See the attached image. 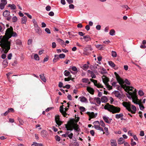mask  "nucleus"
Here are the masks:
<instances>
[{
  "mask_svg": "<svg viewBox=\"0 0 146 146\" xmlns=\"http://www.w3.org/2000/svg\"><path fill=\"white\" fill-rule=\"evenodd\" d=\"M5 35L6 36H3L2 38V36H0V46L3 49V50L5 49L4 53H7L10 48L11 43L8 41L9 39L12 36H17V35L16 32L13 31V29L11 27L7 29Z\"/></svg>",
  "mask_w": 146,
  "mask_h": 146,
  "instance_id": "nucleus-1",
  "label": "nucleus"
},
{
  "mask_svg": "<svg viewBox=\"0 0 146 146\" xmlns=\"http://www.w3.org/2000/svg\"><path fill=\"white\" fill-rule=\"evenodd\" d=\"M115 75L117 80L120 85L121 88H123L125 91L128 93L129 95L131 96L130 98H132V95L130 94V93H133V92H135L136 93V95L137 96V91L135 89H134L133 88L129 86H127L125 85H123L124 82L123 80L121 78L118 74L116 72L114 73Z\"/></svg>",
  "mask_w": 146,
  "mask_h": 146,
  "instance_id": "nucleus-2",
  "label": "nucleus"
},
{
  "mask_svg": "<svg viewBox=\"0 0 146 146\" xmlns=\"http://www.w3.org/2000/svg\"><path fill=\"white\" fill-rule=\"evenodd\" d=\"M104 108L113 114L118 113L121 110L120 108L110 105L108 103L106 104L104 106Z\"/></svg>",
  "mask_w": 146,
  "mask_h": 146,
  "instance_id": "nucleus-3",
  "label": "nucleus"
},
{
  "mask_svg": "<svg viewBox=\"0 0 146 146\" xmlns=\"http://www.w3.org/2000/svg\"><path fill=\"white\" fill-rule=\"evenodd\" d=\"M130 94L132 95V102L135 104L139 105L140 109L143 110L145 107L143 105L141 104V100H139L137 96L136 95L135 92H133V93H130Z\"/></svg>",
  "mask_w": 146,
  "mask_h": 146,
  "instance_id": "nucleus-4",
  "label": "nucleus"
},
{
  "mask_svg": "<svg viewBox=\"0 0 146 146\" xmlns=\"http://www.w3.org/2000/svg\"><path fill=\"white\" fill-rule=\"evenodd\" d=\"M79 117H78L76 119H71L70 120V122L72 125L73 129L77 131H79L80 130L79 128L78 125L77 124V123L79 121Z\"/></svg>",
  "mask_w": 146,
  "mask_h": 146,
  "instance_id": "nucleus-5",
  "label": "nucleus"
},
{
  "mask_svg": "<svg viewBox=\"0 0 146 146\" xmlns=\"http://www.w3.org/2000/svg\"><path fill=\"white\" fill-rule=\"evenodd\" d=\"M93 124L94 125V127L96 129L99 130L103 132V134L105 133L103 128L100 126L99 121H95L93 123Z\"/></svg>",
  "mask_w": 146,
  "mask_h": 146,
  "instance_id": "nucleus-6",
  "label": "nucleus"
},
{
  "mask_svg": "<svg viewBox=\"0 0 146 146\" xmlns=\"http://www.w3.org/2000/svg\"><path fill=\"white\" fill-rule=\"evenodd\" d=\"M102 78L103 82L106 86L110 89H112V87L109 85L108 83V82L109 81L108 78L106 76L104 75L102 77Z\"/></svg>",
  "mask_w": 146,
  "mask_h": 146,
  "instance_id": "nucleus-7",
  "label": "nucleus"
},
{
  "mask_svg": "<svg viewBox=\"0 0 146 146\" xmlns=\"http://www.w3.org/2000/svg\"><path fill=\"white\" fill-rule=\"evenodd\" d=\"M122 104L129 111H131V104L130 102H123Z\"/></svg>",
  "mask_w": 146,
  "mask_h": 146,
  "instance_id": "nucleus-8",
  "label": "nucleus"
},
{
  "mask_svg": "<svg viewBox=\"0 0 146 146\" xmlns=\"http://www.w3.org/2000/svg\"><path fill=\"white\" fill-rule=\"evenodd\" d=\"M65 127L66 128V130L67 131H72L73 129L72 125L71 124V123L70 122V121L68 122V124L65 125Z\"/></svg>",
  "mask_w": 146,
  "mask_h": 146,
  "instance_id": "nucleus-9",
  "label": "nucleus"
},
{
  "mask_svg": "<svg viewBox=\"0 0 146 146\" xmlns=\"http://www.w3.org/2000/svg\"><path fill=\"white\" fill-rule=\"evenodd\" d=\"M91 81L93 82L95 85V86H96L98 88H103V86L102 85V84H100V83H98L97 81L96 80H93V79H91Z\"/></svg>",
  "mask_w": 146,
  "mask_h": 146,
  "instance_id": "nucleus-10",
  "label": "nucleus"
},
{
  "mask_svg": "<svg viewBox=\"0 0 146 146\" xmlns=\"http://www.w3.org/2000/svg\"><path fill=\"white\" fill-rule=\"evenodd\" d=\"M55 121L56 124L60 126L62 124V122L60 120L59 116V115H56L55 117Z\"/></svg>",
  "mask_w": 146,
  "mask_h": 146,
  "instance_id": "nucleus-11",
  "label": "nucleus"
},
{
  "mask_svg": "<svg viewBox=\"0 0 146 146\" xmlns=\"http://www.w3.org/2000/svg\"><path fill=\"white\" fill-rule=\"evenodd\" d=\"M63 109V106H60V111L64 117H66V115L67 113L65 111H64Z\"/></svg>",
  "mask_w": 146,
  "mask_h": 146,
  "instance_id": "nucleus-12",
  "label": "nucleus"
},
{
  "mask_svg": "<svg viewBox=\"0 0 146 146\" xmlns=\"http://www.w3.org/2000/svg\"><path fill=\"white\" fill-rule=\"evenodd\" d=\"M87 90L90 94H94V90L92 88L89 87H87Z\"/></svg>",
  "mask_w": 146,
  "mask_h": 146,
  "instance_id": "nucleus-13",
  "label": "nucleus"
},
{
  "mask_svg": "<svg viewBox=\"0 0 146 146\" xmlns=\"http://www.w3.org/2000/svg\"><path fill=\"white\" fill-rule=\"evenodd\" d=\"M110 142L111 145V146H117L116 141L115 140L113 139H111Z\"/></svg>",
  "mask_w": 146,
  "mask_h": 146,
  "instance_id": "nucleus-14",
  "label": "nucleus"
},
{
  "mask_svg": "<svg viewBox=\"0 0 146 146\" xmlns=\"http://www.w3.org/2000/svg\"><path fill=\"white\" fill-rule=\"evenodd\" d=\"M10 12L7 10H5L3 13V15L5 17H7L9 15Z\"/></svg>",
  "mask_w": 146,
  "mask_h": 146,
  "instance_id": "nucleus-15",
  "label": "nucleus"
},
{
  "mask_svg": "<svg viewBox=\"0 0 146 146\" xmlns=\"http://www.w3.org/2000/svg\"><path fill=\"white\" fill-rule=\"evenodd\" d=\"M103 118L106 122L108 123H110L111 121L109 120L108 117H107L106 116H104L103 117Z\"/></svg>",
  "mask_w": 146,
  "mask_h": 146,
  "instance_id": "nucleus-16",
  "label": "nucleus"
},
{
  "mask_svg": "<svg viewBox=\"0 0 146 146\" xmlns=\"http://www.w3.org/2000/svg\"><path fill=\"white\" fill-rule=\"evenodd\" d=\"M114 94L115 96L119 98H121L122 97L121 94L118 91H115L114 92Z\"/></svg>",
  "mask_w": 146,
  "mask_h": 146,
  "instance_id": "nucleus-17",
  "label": "nucleus"
},
{
  "mask_svg": "<svg viewBox=\"0 0 146 146\" xmlns=\"http://www.w3.org/2000/svg\"><path fill=\"white\" fill-rule=\"evenodd\" d=\"M35 30L36 33H38V34L40 35L41 33V31L40 29V28L38 27V26H36Z\"/></svg>",
  "mask_w": 146,
  "mask_h": 146,
  "instance_id": "nucleus-18",
  "label": "nucleus"
},
{
  "mask_svg": "<svg viewBox=\"0 0 146 146\" xmlns=\"http://www.w3.org/2000/svg\"><path fill=\"white\" fill-rule=\"evenodd\" d=\"M83 38L86 42H88V41H90L91 39V38L90 36L88 35L84 36H83Z\"/></svg>",
  "mask_w": 146,
  "mask_h": 146,
  "instance_id": "nucleus-19",
  "label": "nucleus"
},
{
  "mask_svg": "<svg viewBox=\"0 0 146 146\" xmlns=\"http://www.w3.org/2000/svg\"><path fill=\"white\" fill-rule=\"evenodd\" d=\"M94 100L95 102L98 104L100 105L101 103V100L99 98H95Z\"/></svg>",
  "mask_w": 146,
  "mask_h": 146,
  "instance_id": "nucleus-20",
  "label": "nucleus"
},
{
  "mask_svg": "<svg viewBox=\"0 0 146 146\" xmlns=\"http://www.w3.org/2000/svg\"><path fill=\"white\" fill-rule=\"evenodd\" d=\"M40 79L42 80L44 82H46V79L45 78V77L44 74H40L39 75Z\"/></svg>",
  "mask_w": 146,
  "mask_h": 146,
  "instance_id": "nucleus-21",
  "label": "nucleus"
},
{
  "mask_svg": "<svg viewBox=\"0 0 146 146\" xmlns=\"http://www.w3.org/2000/svg\"><path fill=\"white\" fill-rule=\"evenodd\" d=\"M101 101L103 102H106L108 101L107 98L105 96L102 97L101 98Z\"/></svg>",
  "mask_w": 146,
  "mask_h": 146,
  "instance_id": "nucleus-22",
  "label": "nucleus"
},
{
  "mask_svg": "<svg viewBox=\"0 0 146 146\" xmlns=\"http://www.w3.org/2000/svg\"><path fill=\"white\" fill-rule=\"evenodd\" d=\"M124 142V139L122 137L120 138L118 141V144H122Z\"/></svg>",
  "mask_w": 146,
  "mask_h": 146,
  "instance_id": "nucleus-23",
  "label": "nucleus"
},
{
  "mask_svg": "<svg viewBox=\"0 0 146 146\" xmlns=\"http://www.w3.org/2000/svg\"><path fill=\"white\" fill-rule=\"evenodd\" d=\"M27 21V18L26 17L24 16L22 18L21 23L22 24H25Z\"/></svg>",
  "mask_w": 146,
  "mask_h": 146,
  "instance_id": "nucleus-24",
  "label": "nucleus"
},
{
  "mask_svg": "<svg viewBox=\"0 0 146 146\" xmlns=\"http://www.w3.org/2000/svg\"><path fill=\"white\" fill-rule=\"evenodd\" d=\"M123 114L122 113L117 114L115 115V117L117 119H119L123 116Z\"/></svg>",
  "mask_w": 146,
  "mask_h": 146,
  "instance_id": "nucleus-25",
  "label": "nucleus"
},
{
  "mask_svg": "<svg viewBox=\"0 0 146 146\" xmlns=\"http://www.w3.org/2000/svg\"><path fill=\"white\" fill-rule=\"evenodd\" d=\"M131 108L133 110L132 111L131 110V111H130L133 113H135L136 111V107L132 105Z\"/></svg>",
  "mask_w": 146,
  "mask_h": 146,
  "instance_id": "nucleus-26",
  "label": "nucleus"
},
{
  "mask_svg": "<svg viewBox=\"0 0 146 146\" xmlns=\"http://www.w3.org/2000/svg\"><path fill=\"white\" fill-rule=\"evenodd\" d=\"M79 98L80 99V100L82 102H85L87 100V99L84 97H80Z\"/></svg>",
  "mask_w": 146,
  "mask_h": 146,
  "instance_id": "nucleus-27",
  "label": "nucleus"
},
{
  "mask_svg": "<svg viewBox=\"0 0 146 146\" xmlns=\"http://www.w3.org/2000/svg\"><path fill=\"white\" fill-rule=\"evenodd\" d=\"M100 69L102 70V71L100 72V73L101 74H106V70L104 68L102 67L100 68Z\"/></svg>",
  "mask_w": 146,
  "mask_h": 146,
  "instance_id": "nucleus-28",
  "label": "nucleus"
},
{
  "mask_svg": "<svg viewBox=\"0 0 146 146\" xmlns=\"http://www.w3.org/2000/svg\"><path fill=\"white\" fill-rule=\"evenodd\" d=\"M109 33L111 35H115V31L114 29H112L110 31Z\"/></svg>",
  "mask_w": 146,
  "mask_h": 146,
  "instance_id": "nucleus-29",
  "label": "nucleus"
},
{
  "mask_svg": "<svg viewBox=\"0 0 146 146\" xmlns=\"http://www.w3.org/2000/svg\"><path fill=\"white\" fill-rule=\"evenodd\" d=\"M3 65H4L5 67H6L7 65L8 62L7 61V59L4 60H3Z\"/></svg>",
  "mask_w": 146,
  "mask_h": 146,
  "instance_id": "nucleus-30",
  "label": "nucleus"
},
{
  "mask_svg": "<svg viewBox=\"0 0 146 146\" xmlns=\"http://www.w3.org/2000/svg\"><path fill=\"white\" fill-rule=\"evenodd\" d=\"M89 116L90 118H94L96 117L95 114L94 113L92 112L91 113H89Z\"/></svg>",
  "mask_w": 146,
  "mask_h": 146,
  "instance_id": "nucleus-31",
  "label": "nucleus"
},
{
  "mask_svg": "<svg viewBox=\"0 0 146 146\" xmlns=\"http://www.w3.org/2000/svg\"><path fill=\"white\" fill-rule=\"evenodd\" d=\"M89 68V66L88 64H84L82 67V68L84 70H86Z\"/></svg>",
  "mask_w": 146,
  "mask_h": 146,
  "instance_id": "nucleus-32",
  "label": "nucleus"
},
{
  "mask_svg": "<svg viewBox=\"0 0 146 146\" xmlns=\"http://www.w3.org/2000/svg\"><path fill=\"white\" fill-rule=\"evenodd\" d=\"M9 7H11V9H14L16 8V6L15 5L9 4L8 6Z\"/></svg>",
  "mask_w": 146,
  "mask_h": 146,
  "instance_id": "nucleus-33",
  "label": "nucleus"
},
{
  "mask_svg": "<svg viewBox=\"0 0 146 146\" xmlns=\"http://www.w3.org/2000/svg\"><path fill=\"white\" fill-rule=\"evenodd\" d=\"M109 64L110 66L113 67H114L115 66V65L114 64V63L111 61L109 62Z\"/></svg>",
  "mask_w": 146,
  "mask_h": 146,
  "instance_id": "nucleus-34",
  "label": "nucleus"
},
{
  "mask_svg": "<svg viewBox=\"0 0 146 146\" xmlns=\"http://www.w3.org/2000/svg\"><path fill=\"white\" fill-rule=\"evenodd\" d=\"M117 53L115 51H112L111 52V55L114 57H115L117 56Z\"/></svg>",
  "mask_w": 146,
  "mask_h": 146,
  "instance_id": "nucleus-35",
  "label": "nucleus"
},
{
  "mask_svg": "<svg viewBox=\"0 0 146 146\" xmlns=\"http://www.w3.org/2000/svg\"><path fill=\"white\" fill-rule=\"evenodd\" d=\"M96 46V48L99 50L102 49L103 47V46L102 45H97Z\"/></svg>",
  "mask_w": 146,
  "mask_h": 146,
  "instance_id": "nucleus-36",
  "label": "nucleus"
},
{
  "mask_svg": "<svg viewBox=\"0 0 146 146\" xmlns=\"http://www.w3.org/2000/svg\"><path fill=\"white\" fill-rule=\"evenodd\" d=\"M100 125L101 126L103 127H104L105 126V124L104 123V122L102 120H101L100 121Z\"/></svg>",
  "mask_w": 146,
  "mask_h": 146,
  "instance_id": "nucleus-37",
  "label": "nucleus"
},
{
  "mask_svg": "<svg viewBox=\"0 0 146 146\" xmlns=\"http://www.w3.org/2000/svg\"><path fill=\"white\" fill-rule=\"evenodd\" d=\"M34 58L36 60H39V57L37 54H35L34 55Z\"/></svg>",
  "mask_w": 146,
  "mask_h": 146,
  "instance_id": "nucleus-38",
  "label": "nucleus"
},
{
  "mask_svg": "<svg viewBox=\"0 0 146 146\" xmlns=\"http://www.w3.org/2000/svg\"><path fill=\"white\" fill-rule=\"evenodd\" d=\"M82 81L83 83H87L88 82V78H83L82 79Z\"/></svg>",
  "mask_w": 146,
  "mask_h": 146,
  "instance_id": "nucleus-39",
  "label": "nucleus"
},
{
  "mask_svg": "<svg viewBox=\"0 0 146 146\" xmlns=\"http://www.w3.org/2000/svg\"><path fill=\"white\" fill-rule=\"evenodd\" d=\"M139 95L140 96H143L144 94V93L142 90H139L138 92Z\"/></svg>",
  "mask_w": 146,
  "mask_h": 146,
  "instance_id": "nucleus-40",
  "label": "nucleus"
},
{
  "mask_svg": "<svg viewBox=\"0 0 146 146\" xmlns=\"http://www.w3.org/2000/svg\"><path fill=\"white\" fill-rule=\"evenodd\" d=\"M33 21L35 27H36V26H38V25H37V22L35 19H33Z\"/></svg>",
  "mask_w": 146,
  "mask_h": 146,
  "instance_id": "nucleus-41",
  "label": "nucleus"
},
{
  "mask_svg": "<svg viewBox=\"0 0 146 146\" xmlns=\"http://www.w3.org/2000/svg\"><path fill=\"white\" fill-rule=\"evenodd\" d=\"M94 67L95 68L98 69V71H99V72H100L99 69H100V66L98 64L94 65Z\"/></svg>",
  "mask_w": 146,
  "mask_h": 146,
  "instance_id": "nucleus-42",
  "label": "nucleus"
},
{
  "mask_svg": "<svg viewBox=\"0 0 146 146\" xmlns=\"http://www.w3.org/2000/svg\"><path fill=\"white\" fill-rule=\"evenodd\" d=\"M17 20V18L16 17L14 16L12 18V21L13 22H16Z\"/></svg>",
  "mask_w": 146,
  "mask_h": 146,
  "instance_id": "nucleus-43",
  "label": "nucleus"
},
{
  "mask_svg": "<svg viewBox=\"0 0 146 146\" xmlns=\"http://www.w3.org/2000/svg\"><path fill=\"white\" fill-rule=\"evenodd\" d=\"M65 55L63 54H60L59 55V58H64L65 57Z\"/></svg>",
  "mask_w": 146,
  "mask_h": 146,
  "instance_id": "nucleus-44",
  "label": "nucleus"
},
{
  "mask_svg": "<svg viewBox=\"0 0 146 146\" xmlns=\"http://www.w3.org/2000/svg\"><path fill=\"white\" fill-rule=\"evenodd\" d=\"M45 31L48 34H49L51 33L50 30L48 28H46L45 29Z\"/></svg>",
  "mask_w": 146,
  "mask_h": 146,
  "instance_id": "nucleus-45",
  "label": "nucleus"
},
{
  "mask_svg": "<svg viewBox=\"0 0 146 146\" xmlns=\"http://www.w3.org/2000/svg\"><path fill=\"white\" fill-rule=\"evenodd\" d=\"M70 74V72L69 71H66V70H65L64 72V75L66 76H68Z\"/></svg>",
  "mask_w": 146,
  "mask_h": 146,
  "instance_id": "nucleus-46",
  "label": "nucleus"
},
{
  "mask_svg": "<svg viewBox=\"0 0 146 146\" xmlns=\"http://www.w3.org/2000/svg\"><path fill=\"white\" fill-rule=\"evenodd\" d=\"M51 9V7L49 5H48L46 7V9L48 11H50V10Z\"/></svg>",
  "mask_w": 146,
  "mask_h": 146,
  "instance_id": "nucleus-47",
  "label": "nucleus"
},
{
  "mask_svg": "<svg viewBox=\"0 0 146 146\" xmlns=\"http://www.w3.org/2000/svg\"><path fill=\"white\" fill-rule=\"evenodd\" d=\"M55 139L56 140L58 141H59L60 140V137L57 135L55 136Z\"/></svg>",
  "mask_w": 146,
  "mask_h": 146,
  "instance_id": "nucleus-48",
  "label": "nucleus"
},
{
  "mask_svg": "<svg viewBox=\"0 0 146 146\" xmlns=\"http://www.w3.org/2000/svg\"><path fill=\"white\" fill-rule=\"evenodd\" d=\"M5 5L3 4V3H1L0 4V7L1 9H3L4 8V6Z\"/></svg>",
  "mask_w": 146,
  "mask_h": 146,
  "instance_id": "nucleus-49",
  "label": "nucleus"
},
{
  "mask_svg": "<svg viewBox=\"0 0 146 146\" xmlns=\"http://www.w3.org/2000/svg\"><path fill=\"white\" fill-rule=\"evenodd\" d=\"M67 136L70 139H72L73 136V134L72 133H71L70 134H68Z\"/></svg>",
  "mask_w": 146,
  "mask_h": 146,
  "instance_id": "nucleus-50",
  "label": "nucleus"
},
{
  "mask_svg": "<svg viewBox=\"0 0 146 146\" xmlns=\"http://www.w3.org/2000/svg\"><path fill=\"white\" fill-rule=\"evenodd\" d=\"M9 113V111H6L5 113L1 114V115L2 116H5Z\"/></svg>",
  "mask_w": 146,
  "mask_h": 146,
  "instance_id": "nucleus-51",
  "label": "nucleus"
},
{
  "mask_svg": "<svg viewBox=\"0 0 146 146\" xmlns=\"http://www.w3.org/2000/svg\"><path fill=\"white\" fill-rule=\"evenodd\" d=\"M1 3L3 4L6 5L7 4V2L6 0H1Z\"/></svg>",
  "mask_w": 146,
  "mask_h": 146,
  "instance_id": "nucleus-52",
  "label": "nucleus"
},
{
  "mask_svg": "<svg viewBox=\"0 0 146 146\" xmlns=\"http://www.w3.org/2000/svg\"><path fill=\"white\" fill-rule=\"evenodd\" d=\"M32 39H29L28 40V42H27L28 45H31L32 43Z\"/></svg>",
  "mask_w": 146,
  "mask_h": 146,
  "instance_id": "nucleus-53",
  "label": "nucleus"
},
{
  "mask_svg": "<svg viewBox=\"0 0 146 146\" xmlns=\"http://www.w3.org/2000/svg\"><path fill=\"white\" fill-rule=\"evenodd\" d=\"M71 79V76H70V77H69L68 78H64V80L66 81H68Z\"/></svg>",
  "mask_w": 146,
  "mask_h": 146,
  "instance_id": "nucleus-54",
  "label": "nucleus"
},
{
  "mask_svg": "<svg viewBox=\"0 0 146 146\" xmlns=\"http://www.w3.org/2000/svg\"><path fill=\"white\" fill-rule=\"evenodd\" d=\"M12 56V54L11 53L9 54L7 56V58L9 60H10L11 59V57Z\"/></svg>",
  "mask_w": 146,
  "mask_h": 146,
  "instance_id": "nucleus-55",
  "label": "nucleus"
},
{
  "mask_svg": "<svg viewBox=\"0 0 146 146\" xmlns=\"http://www.w3.org/2000/svg\"><path fill=\"white\" fill-rule=\"evenodd\" d=\"M72 70L74 71H77V69L75 66H73L72 68Z\"/></svg>",
  "mask_w": 146,
  "mask_h": 146,
  "instance_id": "nucleus-56",
  "label": "nucleus"
},
{
  "mask_svg": "<svg viewBox=\"0 0 146 146\" xmlns=\"http://www.w3.org/2000/svg\"><path fill=\"white\" fill-rule=\"evenodd\" d=\"M139 135L141 136H144V132L143 131H141L140 132Z\"/></svg>",
  "mask_w": 146,
  "mask_h": 146,
  "instance_id": "nucleus-57",
  "label": "nucleus"
},
{
  "mask_svg": "<svg viewBox=\"0 0 146 146\" xmlns=\"http://www.w3.org/2000/svg\"><path fill=\"white\" fill-rule=\"evenodd\" d=\"M80 111H84L85 110V108L83 107H80Z\"/></svg>",
  "mask_w": 146,
  "mask_h": 146,
  "instance_id": "nucleus-58",
  "label": "nucleus"
},
{
  "mask_svg": "<svg viewBox=\"0 0 146 146\" xmlns=\"http://www.w3.org/2000/svg\"><path fill=\"white\" fill-rule=\"evenodd\" d=\"M48 15L50 16H53L54 15V13L52 11H51L49 13Z\"/></svg>",
  "mask_w": 146,
  "mask_h": 146,
  "instance_id": "nucleus-59",
  "label": "nucleus"
},
{
  "mask_svg": "<svg viewBox=\"0 0 146 146\" xmlns=\"http://www.w3.org/2000/svg\"><path fill=\"white\" fill-rule=\"evenodd\" d=\"M124 83L125 82L126 84H128V85H129L130 84V82L127 79H126L125 80V81H124Z\"/></svg>",
  "mask_w": 146,
  "mask_h": 146,
  "instance_id": "nucleus-60",
  "label": "nucleus"
},
{
  "mask_svg": "<svg viewBox=\"0 0 146 146\" xmlns=\"http://www.w3.org/2000/svg\"><path fill=\"white\" fill-rule=\"evenodd\" d=\"M56 44L55 42H53L52 43V47L53 48H54L56 47Z\"/></svg>",
  "mask_w": 146,
  "mask_h": 146,
  "instance_id": "nucleus-61",
  "label": "nucleus"
},
{
  "mask_svg": "<svg viewBox=\"0 0 146 146\" xmlns=\"http://www.w3.org/2000/svg\"><path fill=\"white\" fill-rule=\"evenodd\" d=\"M69 7L70 9H73L74 8V6L73 4H71L69 5Z\"/></svg>",
  "mask_w": 146,
  "mask_h": 146,
  "instance_id": "nucleus-62",
  "label": "nucleus"
},
{
  "mask_svg": "<svg viewBox=\"0 0 146 146\" xmlns=\"http://www.w3.org/2000/svg\"><path fill=\"white\" fill-rule=\"evenodd\" d=\"M123 7L124 8V9H125L126 10H127L128 9H129L127 5H123Z\"/></svg>",
  "mask_w": 146,
  "mask_h": 146,
  "instance_id": "nucleus-63",
  "label": "nucleus"
},
{
  "mask_svg": "<svg viewBox=\"0 0 146 146\" xmlns=\"http://www.w3.org/2000/svg\"><path fill=\"white\" fill-rule=\"evenodd\" d=\"M32 146H38V143L36 142H34L32 144Z\"/></svg>",
  "mask_w": 146,
  "mask_h": 146,
  "instance_id": "nucleus-64",
  "label": "nucleus"
}]
</instances>
